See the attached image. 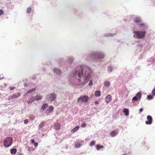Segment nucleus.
<instances>
[{
    "instance_id": "0eeeda50",
    "label": "nucleus",
    "mask_w": 155,
    "mask_h": 155,
    "mask_svg": "<svg viewBox=\"0 0 155 155\" xmlns=\"http://www.w3.org/2000/svg\"><path fill=\"white\" fill-rule=\"evenodd\" d=\"M141 94L140 92H139L137 93L136 95V96H134L132 98V101H138V100L140 99L141 98Z\"/></svg>"
},
{
    "instance_id": "2eb2a0df",
    "label": "nucleus",
    "mask_w": 155,
    "mask_h": 155,
    "mask_svg": "<svg viewBox=\"0 0 155 155\" xmlns=\"http://www.w3.org/2000/svg\"><path fill=\"white\" fill-rule=\"evenodd\" d=\"M21 94V93H18L17 94H14L12 96V98H17L20 96Z\"/></svg>"
},
{
    "instance_id": "f03ea898",
    "label": "nucleus",
    "mask_w": 155,
    "mask_h": 155,
    "mask_svg": "<svg viewBox=\"0 0 155 155\" xmlns=\"http://www.w3.org/2000/svg\"><path fill=\"white\" fill-rule=\"evenodd\" d=\"M133 33L134 34V38L141 39L142 38L145 36L146 32L145 31H134L133 32Z\"/></svg>"
},
{
    "instance_id": "8fccbe9b",
    "label": "nucleus",
    "mask_w": 155,
    "mask_h": 155,
    "mask_svg": "<svg viewBox=\"0 0 155 155\" xmlns=\"http://www.w3.org/2000/svg\"><path fill=\"white\" fill-rule=\"evenodd\" d=\"M122 155H127V154H124Z\"/></svg>"
},
{
    "instance_id": "c9c22d12",
    "label": "nucleus",
    "mask_w": 155,
    "mask_h": 155,
    "mask_svg": "<svg viewBox=\"0 0 155 155\" xmlns=\"http://www.w3.org/2000/svg\"><path fill=\"white\" fill-rule=\"evenodd\" d=\"M28 119H26L24 121V123L25 124H27L28 123Z\"/></svg>"
},
{
    "instance_id": "a18cd8bd",
    "label": "nucleus",
    "mask_w": 155,
    "mask_h": 155,
    "mask_svg": "<svg viewBox=\"0 0 155 155\" xmlns=\"http://www.w3.org/2000/svg\"><path fill=\"white\" fill-rule=\"evenodd\" d=\"M3 78H4L3 76H2V77L0 76V80L3 79Z\"/></svg>"
},
{
    "instance_id": "4c0bfd02",
    "label": "nucleus",
    "mask_w": 155,
    "mask_h": 155,
    "mask_svg": "<svg viewBox=\"0 0 155 155\" xmlns=\"http://www.w3.org/2000/svg\"><path fill=\"white\" fill-rule=\"evenodd\" d=\"M34 145L35 147H37L38 145V143L35 142L34 143Z\"/></svg>"
},
{
    "instance_id": "a19ab883",
    "label": "nucleus",
    "mask_w": 155,
    "mask_h": 155,
    "mask_svg": "<svg viewBox=\"0 0 155 155\" xmlns=\"http://www.w3.org/2000/svg\"><path fill=\"white\" fill-rule=\"evenodd\" d=\"M13 98H12V96H10L8 97V100H11L12 99H13Z\"/></svg>"
},
{
    "instance_id": "e433bc0d",
    "label": "nucleus",
    "mask_w": 155,
    "mask_h": 155,
    "mask_svg": "<svg viewBox=\"0 0 155 155\" xmlns=\"http://www.w3.org/2000/svg\"><path fill=\"white\" fill-rule=\"evenodd\" d=\"M92 84V80H90L89 83V86H91Z\"/></svg>"
},
{
    "instance_id": "bb28decb",
    "label": "nucleus",
    "mask_w": 155,
    "mask_h": 155,
    "mask_svg": "<svg viewBox=\"0 0 155 155\" xmlns=\"http://www.w3.org/2000/svg\"><path fill=\"white\" fill-rule=\"evenodd\" d=\"M104 147L102 145H97L96 146V148L97 150H99L101 148H103Z\"/></svg>"
},
{
    "instance_id": "4be33fe9",
    "label": "nucleus",
    "mask_w": 155,
    "mask_h": 155,
    "mask_svg": "<svg viewBox=\"0 0 155 155\" xmlns=\"http://www.w3.org/2000/svg\"><path fill=\"white\" fill-rule=\"evenodd\" d=\"M17 149H12L10 150L11 153L12 154H15L17 152Z\"/></svg>"
},
{
    "instance_id": "ddd939ff",
    "label": "nucleus",
    "mask_w": 155,
    "mask_h": 155,
    "mask_svg": "<svg viewBox=\"0 0 155 155\" xmlns=\"http://www.w3.org/2000/svg\"><path fill=\"white\" fill-rule=\"evenodd\" d=\"M118 132L116 130H113L110 133V135L112 137H115L117 134Z\"/></svg>"
},
{
    "instance_id": "58836bf2",
    "label": "nucleus",
    "mask_w": 155,
    "mask_h": 155,
    "mask_svg": "<svg viewBox=\"0 0 155 155\" xmlns=\"http://www.w3.org/2000/svg\"><path fill=\"white\" fill-rule=\"evenodd\" d=\"M10 90H14L15 88V87H10Z\"/></svg>"
},
{
    "instance_id": "c03bdc74",
    "label": "nucleus",
    "mask_w": 155,
    "mask_h": 155,
    "mask_svg": "<svg viewBox=\"0 0 155 155\" xmlns=\"http://www.w3.org/2000/svg\"><path fill=\"white\" fill-rule=\"evenodd\" d=\"M143 109L142 108H140V109H139V111H140V112H141L143 111Z\"/></svg>"
},
{
    "instance_id": "de8ad7c7",
    "label": "nucleus",
    "mask_w": 155,
    "mask_h": 155,
    "mask_svg": "<svg viewBox=\"0 0 155 155\" xmlns=\"http://www.w3.org/2000/svg\"><path fill=\"white\" fill-rule=\"evenodd\" d=\"M110 72H111V71H112V68H110Z\"/></svg>"
},
{
    "instance_id": "6ab92c4d",
    "label": "nucleus",
    "mask_w": 155,
    "mask_h": 155,
    "mask_svg": "<svg viewBox=\"0 0 155 155\" xmlns=\"http://www.w3.org/2000/svg\"><path fill=\"white\" fill-rule=\"evenodd\" d=\"M79 128V126H77L75 127L73 129L71 130V132L72 133H74L75 132H76Z\"/></svg>"
},
{
    "instance_id": "423d86ee",
    "label": "nucleus",
    "mask_w": 155,
    "mask_h": 155,
    "mask_svg": "<svg viewBox=\"0 0 155 155\" xmlns=\"http://www.w3.org/2000/svg\"><path fill=\"white\" fill-rule=\"evenodd\" d=\"M48 96L49 98L48 99V100L51 102L54 100L56 98V95L54 93H51Z\"/></svg>"
},
{
    "instance_id": "2f4dec72",
    "label": "nucleus",
    "mask_w": 155,
    "mask_h": 155,
    "mask_svg": "<svg viewBox=\"0 0 155 155\" xmlns=\"http://www.w3.org/2000/svg\"><path fill=\"white\" fill-rule=\"evenodd\" d=\"M81 146V145L79 143H78L76 145L75 147L76 148H79Z\"/></svg>"
},
{
    "instance_id": "49530a36",
    "label": "nucleus",
    "mask_w": 155,
    "mask_h": 155,
    "mask_svg": "<svg viewBox=\"0 0 155 155\" xmlns=\"http://www.w3.org/2000/svg\"><path fill=\"white\" fill-rule=\"evenodd\" d=\"M24 86L25 87L26 86H28V84H24Z\"/></svg>"
},
{
    "instance_id": "1a4fd4ad",
    "label": "nucleus",
    "mask_w": 155,
    "mask_h": 155,
    "mask_svg": "<svg viewBox=\"0 0 155 155\" xmlns=\"http://www.w3.org/2000/svg\"><path fill=\"white\" fill-rule=\"evenodd\" d=\"M147 119L148 121H146L145 123L147 124H152L153 119L152 117L148 115L147 117Z\"/></svg>"
},
{
    "instance_id": "37998d69",
    "label": "nucleus",
    "mask_w": 155,
    "mask_h": 155,
    "mask_svg": "<svg viewBox=\"0 0 155 155\" xmlns=\"http://www.w3.org/2000/svg\"><path fill=\"white\" fill-rule=\"evenodd\" d=\"M140 25L142 27H144L145 26L144 24H140Z\"/></svg>"
},
{
    "instance_id": "f3484780",
    "label": "nucleus",
    "mask_w": 155,
    "mask_h": 155,
    "mask_svg": "<svg viewBox=\"0 0 155 155\" xmlns=\"http://www.w3.org/2000/svg\"><path fill=\"white\" fill-rule=\"evenodd\" d=\"M141 21V19L140 18L136 17L134 19V21L136 23H138L140 22Z\"/></svg>"
},
{
    "instance_id": "a878e982",
    "label": "nucleus",
    "mask_w": 155,
    "mask_h": 155,
    "mask_svg": "<svg viewBox=\"0 0 155 155\" xmlns=\"http://www.w3.org/2000/svg\"><path fill=\"white\" fill-rule=\"evenodd\" d=\"M45 123V122H44L41 123V124L39 125V128H41L42 127H43L44 126Z\"/></svg>"
},
{
    "instance_id": "9b49d317",
    "label": "nucleus",
    "mask_w": 155,
    "mask_h": 155,
    "mask_svg": "<svg viewBox=\"0 0 155 155\" xmlns=\"http://www.w3.org/2000/svg\"><path fill=\"white\" fill-rule=\"evenodd\" d=\"M60 125L58 123H56L54 124L55 129L57 130H59L60 129Z\"/></svg>"
},
{
    "instance_id": "412c9836",
    "label": "nucleus",
    "mask_w": 155,
    "mask_h": 155,
    "mask_svg": "<svg viewBox=\"0 0 155 155\" xmlns=\"http://www.w3.org/2000/svg\"><path fill=\"white\" fill-rule=\"evenodd\" d=\"M101 91H96L95 95L96 97H99L101 95Z\"/></svg>"
},
{
    "instance_id": "473e14b6",
    "label": "nucleus",
    "mask_w": 155,
    "mask_h": 155,
    "mask_svg": "<svg viewBox=\"0 0 155 155\" xmlns=\"http://www.w3.org/2000/svg\"><path fill=\"white\" fill-rule=\"evenodd\" d=\"M152 94L153 95H155V88L152 90Z\"/></svg>"
},
{
    "instance_id": "393cba45",
    "label": "nucleus",
    "mask_w": 155,
    "mask_h": 155,
    "mask_svg": "<svg viewBox=\"0 0 155 155\" xmlns=\"http://www.w3.org/2000/svg\"><path fill=\"white\" fill-rule=\"evenodd\" d=\"M36 89L35 88H34L31 89V90L28 91L27 92L26 94H29L30 93H31L34 92L35 91Z\"/></svg>"
},
{
    "instance_id": "6e6552de",
    "label": "nucleus",
    "mask_w": 155,
    "mask_h": 155,
    "mask_svg": "<svg viewBox=\"0 0 155 155\" xmlns=\"http://www.w3.org/2000/svg\"><path fill=\"white\" fill-rule=\"evenodd\" d=\"M91 74L90 73H88L87 74V75L86 76V78L85 79L84 82L81 84H80V86L81 87L83 86L84 85V84L88 81L90 79L91 76Z\"/></svg>"
},
{
    "instance_id": "7c9ffc66",
    "label": "nucleus",
    "mask_w": 155,
    "mask_h": 155,
    "mask_svg": "<svg viewBox=\"0 0 155 155\" xmlns=\"http://www.w3.org/2000/svg\"><path fill=\"white\" fill-rule=\"evenodd\" d=\"M95 143V142L94 141H92L90 143V146H93L94 145Z\"/></svg>"
},
{
    "instance_id": "f257e3e1",
    "label": "nucleus",
    "mask_w": 155,
    "mask_h": 155,
    "mask_svg": "<svg viewBox=\"0 0 155 155\" xmlns=\"http://www.w3.org/2000/svg\"><path fill=\"white\" fill-rule=\"evenodd\" d=\"M104 57V54L101 52H93L90 55V57L92 59L102 58Z\"/></svg>"
},
{
    "instance_id": "20e7f679",
    "label": "nucleus",
    "mask_w": 155,
    "mask_h": 155,
    "mask_svg": "<svg viewBox=\"0 0 155 155\" xmlns=\"http://www.w3.org/2000/svg\"><path fill=\"white\" fill-rule=\"evenodd\" d=\"M13 139L11 137L6 138L3 143V145L5 147H8L12 144Z\"/></svg>"
},
{
    "instance_id": "9d476101",
    "label": "nucleus",
    "mask_w": 155,
    "mask_h": 155,
    "mask_svg": "<svg viewBox=\"0 0 155 155\" xmlns=\"http://www.w3.org/2000/svg\"><path fill=\"white\" fill-rule=\"evenodd\" d=\"M112 97L110 95H108L106 97L105 100L107 103H108L111 101Z\"/></svg>"
},
{
    "instance_id": "7ed1b4c3",
    "label": "nucleus",
    "mask_w": 155,
    "mask_h": 155,
    "mask_svg": "<svg viewBox=\"0 0 155 155\" xmlns=\"http://www.w3.org/2000/svg\"><path fill=\"white\" fill-rule=\"evenodd\" d=\"M89 99V98L87 96L84 95L79 97L77 99V101L78 103L84 104L87 103Z\"/></svg>"
},
{
    "instance_id": "4468645a",
    "label": "nucleus",
    "mask_w": 155,
    "mask_h": 155,
    "mask_svg": "<svg viewBox=\"0 0 155 155\" xmlns=\"http://www.w3.org/2000/svg\"><path fill=\"white\" fill-rule=\"evenodd\" d=\"M54 72L58 74H60L61 73V71L60 69L58 68H54Z\"/></svg>"
},
{
    "instance_id": "c756f323",
    "label": "nucleus",
    "mask_w": 155,
    "mask_h": 155,
    "mask_svg": "<svg viewBox=\"0 0 155 155\" xmlns=\"http://www.w3.org/2000/svg\"><path fill=\"white\" fill-rule=\"evenodd\" d=\"M147 98L149 100H151L153 98V97L150 95H149L147 96Z\"/></svg>"
},
{
    "instance_id": "ea45409f",
    "label": "nucleus",
    "mask_w": 155,
    "mask_h": 155,
    "mask_svg": "<svg viewBox=\"0 0 155 155\" xmlns=\"http://www.w3.org/2000/svg\"><path fill=\"white\" fill-rule=\"evenodd\" d=\"M31 142L32 143H34L35 142V140L34 139H32L31 140Z\"/></svg>"
},
{
    "instance_id": "dca6fc26",
    "label": "nucleus",
    "mask_w": 155,
    "mask_h": 155,
    "mask_svg": "<svg viewBox=\"0 0 155 155\" xmlns=\"http://www.w3.org/2000/svg\"><path fill=\"white\" fill-rule=\"evenodd\" d=\"M110 83L109 81H106L104 83V85L105 87H109L110 86Z\"/></svg>"
},
{
    "instance_id": "c85d7f7f",
    "label": "nucleus",
    "mask_w": 155,
    "mask_h": 155,
    "mask_svg": "<svg viewBox=\"0 0 155 155\" xmlns=\"http://www.w3.org/2000/svg\"><path fill=\"white\" fill-rule=\"evenodd\" d=\"M31 7H29L27 9V12L28 14L30 13L31 12Z\"/></svg>"
},
{
    "instance_id": "aec40b11",
    "label": "nucleus",
    "mask_w": 155,
    "mask_h": 155,
    "mask_svg": "<svg viewBox=\"0 0 155 155\" xmlns=\"http://www.w3.org/2000/svg\"><path fill=\"white\" fill-rule=\"evenodd\" d=\"M124 112L126 116H128L129 114V111L128 110L127 108L124 109Z\"/></svg>"
},
{
    "instance_id": "09e8293b",
    "label": "nucleus",
    "mask_w": 155,
    "mask_h": 155,
    "mask_svg": "<svg viewBox=\"0 0 155 155\" xmlns=\"http://www.w3.org/2000/svg\"><path fill=\"white\" fill-rule=\"evenodd\" d=\"M78 81H81V79H78Z\"/></svg>"
},
{
    "instance_id": "cd10ccee",
    "label": "nucleus",
    "mask_w": 155,
    "mask_h": 155,
    "mask_svg": "<svg viewBox=\"0 0 155 155\" xmlns=\"http://www.w3.org/2000/svg\"><path fill=\"white\" fill-rule=\"evenodd\" d=\"M34 150V149L32 147H28V151H33Z\"/></svg>"
},
{
    "instance_id": "a211bd4d",
    "label": "nucleus",
    "mask_w": 155,
    "mask_h": 155,
    "mask_svg": "<svg viewBox=\"0 0 155 155\" xmlns=\"http://www.w3.org/2000/svg\"><path fill=\"white\" fill-rule=\"evenodd\" d=\"M35 98L33 97H30L29 100L28 101L27 103L28 104H31L32 103V102H34V101H35Z\"/></svg>"
},
{
    "instance_id": "f704fd0d",
    "label": "nucleus",
    "mask_w": 155,
    "mask_h": 155,
    "mask_svg": "<svg viewBox=\"0 0 155 155\" xmlns=\"http://www.w3.org/2000/svg\"><path fill=\"white\" fill-rule=\"evenodd\" d=\"M81 126L82 127H85L86 126V124L85 123H83L81 124Z\"/></svg>"
},
{
    "instance_id": "79ce46f5",
    "label": "nucleus",
    "mask_w": 155,
    "mask_h": 155,
    "mask_svg": "<svg viewBox=\"0 0 155 155\" xmlns=\"http://www.w3.org/2000/svg\"><path fill=\"white\" fill-rule=\"evenodd\" d=\"M94 103L96 105H97V104H99V103H98V102L97 101H95V102H94Z\"/></svg>"
},
{
    "instance_id": "b1692460",
    "label": "nucleus",
    "mask_w": 155,
    "mask_h": 155,
    "mask_svg": "<svg viewBox=\"0 0 155 155\" xmlns=\"http://www.w3.org/2000/svg\"><path fill=\"white\" fill-rule=\"evenodd\" d=\"M54 109V107L53 106H51V105L49 107V108H48V110L49 111V113L51 112V111H52Z\"/></svg>"
},
{
    "instance_id": "39448f33",
    "label": "nucleus",
    "mask_w": 155,
    "mask_h": 155,
    "mask_svg": "<svg viewBox=\"0 0 155 155\" xmlns=\"http://www.w3.org/2000/svg\"><path fill=\"white\" fill-rule=\"evenodd\" d=\"M84 69H81L80 71H79L78 72H75L73 74V76L76 77L78 74V76L80 78H81L82 77H84L86 75V72L85 71V73H84Z\"/></svg>"
},
{
    "instance_id": "f8f14e48",
    "label": "nucleus",
    "mask_w": 155,
    "mask_h": 155,
    "mask_svg": "<svg viewBox=\"0 0 155 155\" xmlns=\"http://www.w3.org/2000/svg\"><path fill=\"white\" fill-rule=\"evenodd\" d=\"M42 96L40 95H37L35 97V100L36 101H38L41 100L42 99Z\"/></svg>"
},
{
    "instance_id": "72a5a7b5",
    "label": "nucleus",
    "mask_w": 155,
    "mask_h": 155,
    "mask_svg": "<svg viewBox=\"0 0 155 155\" xmlns=\"http://www.w3.org/2000/svg\"><path fill=\"white\" fill-rule=\"evenodd\" d=\"M4 13V11L2 10H0V16L3 14Z\"/></svg>"
},
{
    "instance_id": "5701e85b",
    "label": "nucleus",
    "mask_w": 155,
    "mask_h": 155,
    "mask_svg": "<svg viewBox=\"0 0 155 155\" xmlns=\"http://www.w3.org/2000/svg\"><path fill=\"white\" fill-rule=\"evenodd\" d=\"M48 106V104H43L41 107V109L43 110H45L47 107Z\"/></svg>"
}]
</instances>
